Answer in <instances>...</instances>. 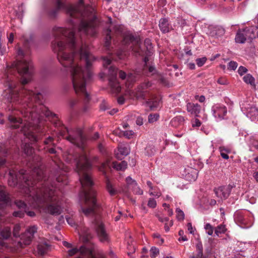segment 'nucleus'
Returning a JSON list of instances; mask_svg holds the SVG:
<instances>
[{"label":"nucleus","mask_w":258,"mask_h":258,"mask_svg":"<svg viewBox=\"0 0 258 258\" xmlns=\"http://www.w3.org/2000/svg\"><path fill=\"white\" fill-rule=\"evenodd\" d=\"M15 67L21 76V83L24 85L31 81L33 75V66L30 59L23 58L19 60Z\"/></svg>","instance_id":"nucleus-7"},{"label":"nucleus","mask_w":258,"mask_h":258,"mask_svg":"<svg viewBox=\"0 0 258 258\" xmlns=\"http://www.w3.org/2000/svg\"><path fill=\"white\" fill-rule=\"evenodd\" d=\"M9 184L15 186L18 182L24 181L22 190L31 197L33 206L44 213L53 216L60 215L62 212L60 206L61 192L55 186L50 185V177L46 180L44 171L40 168H35L33 175L38 181L36 183L33 177H27L25 171L21 170L18 173L11 170L9 173Z\"/></svg>","instance_id":"nucleus-2"},{"label":"nucleus","mask_w":258,"mask_h":258,"mask_svg":"<svg viewBox=\"0 0 258 258\" xmlns=\"http://www.w3.org/2000/svg\"><path fill=\"white\" fill-rule=\"evenodd\" d=\"M6 97L10 102H19L22 105L21 113L25 118L21 130L24 135L32 142L40 140L44 132L42 125L45 118L56 116L40 102L41 94L25 89L19 92L17 86L11 83Z\"/></svg>","instance_id":"nucleus-3"},{"label":"nucleus","mask_w":258,"mask_h":258,"mask_svg":"<svg viewBox=\"0 0 258 258\" xmlns=\"http://www.w3.org/2000/svg\"><path fill=\"white\" fill-rule=\"evenodd\" d=\"M147 61H148V58L147 57H145L144 61L146 64L144 68V71H148V73H150L151 75L156 74L157 71L155 67L153 66H148L147 63Z\"/></svg>","instance_id":"nucleus-23"},{"label":"nucleus","mask_w":258,"mask_h":258,"mask_svg":"<svg viewBox=\"0 0 258 258\" xmlns=\"http://www.w3.org/2000/svg\"><path fill=\"white\" fill-rule=\"evenodd\" d=\"M59 134L63 137L68 134V136L65 137L68 141L78 147L84 149L87 139L81 129H69L64 127L63 130L60 131Z\"/></svg>","instance_id":"nucleus-6"},{"label":"nucleus","mask_w":258,"mask_h":258,"mask_svg":"<svg viewBox=\"0 0 258 258\" xmlns=\"http://www.w3.org/2000/svg\"><path fill=\"white\" fill-rule=\"evenodd\" d=\"M118 152L120 155H123V156L127 155L130 152L127 147H126L125 145H120L118 147Z\"/></svg>","instance_id":"nucleus-30"},{"label":"nucleus","mask_w":258,"mask_h":258,"mask_svg":"<svg viewBox=\"0 0 258 258\" xmlns=\"http://www.w3.org/2000/svg\"><path fill=\"white\" fill-rule=\"evenodd\" d=\"M243 80L245 83L255 87V79L250 74H247L244 76Z\"/></svg>","instance_id":"nucleus-25"},{"label":"nucleus","mask_w":258,"mask_h":258,"mask_svg":"<svg viewBox=\"0 0 258 258\" xmlns=\"http://www.w3.org/2000/svg\"><path fill=\"white\" fill-rule=\"evenodd\" d=\"M8 120L9 121V126L12 128H17L20 124L23 123L22 119L17 118L13 115H10L8 116Z\"/></svg>","instance_id":"nucleus-18"},{"label":"nucleus","mask_w":258,"mask_h":258,"mask_svg":"<svg viewBox=\"0 0 258 258\" xmlns=\"http://www.w3.org/2000/svg\"><path fill=\"white\" fill-rule=\"evenodd\" d=\"M157 203L155 199L150 198L148 202V206L151 208H154L156 207Z\"/></svg>","instance_id":"nucleus-48"},{"label":"nucleus","mask_w":258,"mask_h":258,"mask_svg":"<svg viewBox=\"0 0 258 258\" xmlns=\"http://www.w3.org/2000/svg\"><path fill=\"white\" fill-rule=\"evenodd\" d=\"M196 248H197V254H198V255H203V245H202V244L201 242H199L198 243H197V245H196Z\"/></svg>","instance_id":"nucleus-50"},{"label":"nucleus","mask_w":258,"mask_h":258,"mask_svg":"<svg viewBox=\"0 0 258 258\" xmlns=\"http://www.w3.org/2000/svg\"><path fill=\"white\" fill-rule=\"evenodd\" d=\"M233 185L231 184L220 186L218 187L215 188L214 192L216 197L221 200H225L229 196Z\"/></svg>","instance_id":"nucleus-9"},{"label":"nucleus","mask_w":258,"mask_h":258,"mask_svg":"<svg viewBox=\"0 0 258 258\" xmlns=\"http://www.w3.org/2000/svg\"><path fill=\"white\" fill-rule=\"evenodd\" d=\"M9 198L7 193L2 189H0V201L7 203L9 201Z\"/></svg>","instance_id":"nucleus-36"},{"label":"nucleus","mask_w":258,"mask_h":258,"mask_svg":"<svg viewBox=\"0 0 258 258\" xmlns=\"http://www.w3.org/2000/svg\"><path fill=\"white\" fill-rule=\"evenodd\" d=\"M147 104L148 106L150 107L151 110H154L159 106L160 101L155 100L154 101H153L152 102H147Z\"/></svg>","instance_id":"nucleus-33"},{"label":"nucleus","mask_w":258,"mask_h":258,"mask_svg":"<svg viewBox=\"0 0 258 258\" xmlns=\"http://www.w3.org/2000/svg\"><path fill=\"white\" fill-rule=\"evenodd\" d=\"M244 109L246 111L247 116L252 120L256 119L258 116V109L252 104H246Z\"/></svg>","instance_id":"nucleus-15"},{"label":"nucleus","mask_w":258,"mask_h":258,"mask_svg":"<svg viewBox=\"0 0 258 258\" xmlns=\"http://www.w3.org/2000/svg\"><path fill=\"white\" fill-rule=\"evenodd\" d=\"M144 44L147 50L150 51L152 48L151 40L149 39H146L144 41Z\"/></svg>","instance_id":"nucleus-53"},{"label":"nucleus","mask_w":258,"mask_h":258,"mask_svg":"<svg viewBox=\"0 0 258 258\" xmlns=\"http://www.w3.org/2000/svg\"><path fill=\"white\" fill-rule=\"evenodd\" d=\"M87 252V249L85 246H81L80 248L75 247L70 249L68 250V254L69 256H71L78 253H79L81 255L76 258H84V254ZM89 257L90 258H95V257L91 253H89Z\"/></svg>","instance_id":"nucleus-14"},{"label":"nucleus","mask_w":258,"mask_h":258,"mask_svg":"<svg viewBox=\"0 0 258 258\" xmlns=\"http://www.w3.org/2000/svg\"><path fill=\"white\" fill-rule=\"evenodd\" d=\"M21 229V226L19 224H16L14 227L13 235L15 237H17L19 236V232Z\"/></svg>","instance_id":"nucleus-45"},{"label":"nucleus","mask_w":258,"mask_h":258,"mask_svg":"<svg viewBox=\"0 0 258 258\" xmlns=\"http://www.w3.org/2000/svg\"><path fill=\"white\" fill-rule=\"evenodd\" d=\"M84 8L83 0H79L76 6L67 5L66 13L70 17L68 21L71 28L69 30L54 28L55 40L52 45L59 63L70 72L76 93L84 97L85 101L88 102L90 95L86 92V85L92 79L91 67L96 58L90 53L86 45L78 48L75 33L78 29L79 32L95 36L100 20L93 8H87L82 12Z\"/></svg>","instance_id":"nucleus-1"},{"label":"nucleus","mask_w":258,"mask_h":258,"mask_svg":"<svg viewBox=\"0 0 258 258\" xmlns=\"http://www.w3.org/2000/svg\"><path fill=\"white\" fill-rule=\"evenodd\" d=\"M106 167H108L110 168V166L109 165V161H106L105 162L103 163L101 166L99 168V170L100 171L102 172L103 174H106L105 169Z\"/></svg>","instance_id":"nucleus-39"},{"label":"nucleus","mask_w":258,"mask_h":258,"mask_svg":"<svg viewBox=\"0 0 258 258\" xmlns=\"http://www.w3.org/2000/svg\"><path fill=\"white\" fill-rule=\"evenodd\" d=\"M187 229H188V230L189 231V233H191V234L194 233V231L193 230L191 223H187Z\"/></svg>","instance_id":"nucleus-63"},{"label":"nucleus","mask_w":258,"mask_h":258,"mask_svg":"<svg viewBox=\"0 0 258 258\" xmlns=\"http://www.w3.org/2000/svg\"><path fill=\"white\" fill-rule=\"evenodd\" d=\"M186 110L190 114L198 117L201 110V106L198 103L188 102L186 104Z\"/></svg>","instance_id":"nucleus-16"},{"label":"nucleus","mask_w":258,"mask_h":258,"mask_svg":"<svg viewBox=\"0 0 258 258\" xmlns=\"http://www.w3.org/2000/svg\"><path fill=\"white\" fill-rule=\"evenodd\" d=\"M119 76L120 79L124 80L126 78V75L125 72L122 71L119 72Z\"/></svg>","instance_id":"nucleus-60"},{"label":"nucleus","mask_w":258,"mask_h":258,"mask_svg":"<svg viewBox=\"0 0 258 258\" xmlns=\"http://www.w3.org/2000/svg\"><path fill=\"white\" fill-rule=\"evenodd\" d=\"M250 33L249 30L246 28L243 29H239L237 31L235 36V40L236 43H244Z\"/></svg>","instance_id":"nucleus-12"},{"label":"nucleus","mask_w":258,"mask_h":258,"mask_svg":"<svg viewBox=\"0 0 258 258\" xmlns=\"http://www.w3.org/2000/svg\"><path fill=\"white\" fill-rule=\"evenodd\" d=\"M23 150L27 156H31L34 152L33 148L29 144H25L23 147Z\"/></svg>","instance_id":"nucleus-29"},{"label":"nucleus","mask_w":258,"mask_h":258,"mask_svg":"<svg viewBox=\"0 0 258 258\" xmlns=\"http://www.w3.org/2000/svg\"><path fill=\"white\" fill-rule=\"evenodd\" d=\"M226 231V228L225 225H218L215 229V233L218 236L219 234L224 233Z\"/></svg>","instance_id":"nucleus-31"},{"label":"nucleus","mask_w":258,"mask_h":258,"mask_svg":"<svg viewBox=\"0 0 258 258\" xmlns=\"http://www.w3.org/2000/svg\"><path fill=\"white\" fill-rule=\"evenodd\" d=\"M16 206L20 209H25L26 207V204L22 201H16L15 202Z\"/></svg>","instance_id":"nucleus-52"},{"label":"nucleus","mask_w":258,"mask_h":258,"mask_svg":"<svg viewBox=\"0 0 258 258\" xmlns=\"http://www.w3.org/2000/svg\"><path fill=\"white\" fill-rule=\"evenodd\" d=\"M159 117L157 113L150 114L148 116V121L149 123H153L158 120Z\"/></svg>","instance_id":"nucleus-40"},{"label":"nucleus","mask_w":258,"mask_h":258,"mask_svg":"<svg viewBox=\"0 0 258 258\" xmlns=\"http://www.w3.org/2000/svg\"><path fill=\"white\" fill-rule=\"evenodd\" d=\"M110 85L111 87L112 90L115 93H118L120 91V86L119 85L118 82L116 80V79L115 78L114 79H109Z\"/></svg>","instance_id":"nucleus-21"},{"label":"nucleus","mask_w":258,"mask_h":258,"mask_svg":"<svg viewBox=\"0 0 258 258\" xmlns=\"http://www.w3.org/2000/svg\"><path fill=\"white\" fill-rule=\"evenodd\" d=\"M95 229L97 235L101 242L107 241L108 236L104 228V224L100 221H97L95 223Z\"/></svg>","instance_id":"nucleus-11"},{"label":"nucleus","mask_w":258,"mask_h":258,"mask_svg":"<svg viewBox=\"0 0 258 258\" xmlns=\"http://www.w3.org/2000/svg\"><path fill=\"white\" fill-rule=\"evenodd\" d=\"M197 117H195L191 120V123L193 127H199L202 124L201 121Z\"/></svg>","instance_id":"nucleus-41"},{"label":"nucleus","mask_w":258,"mask_h":258,"mask_svg":"<svg viewBox=\"0 0 258 258\" xmlns=\"http://www.w3.org/2000/svg\"><path fill=\"white\" fill-rule=\"evenodd\" d=\"M50 249V244L45 240H41L38 243L37 253L39 255H43L47 253Z\"/></svg>","instance_id":"nucleus-17"},{"label":"nucleus","mask_w":258,"mask_h":258,"mask_svg":"<svg viewBox=\"0 0 258 258\" xmlns=\"http://www.w3.org/2000/svg\"><path fill=\"white\" fill-rule=\"evenodd\" d=\"M67 162L73 164L75 170L79 176V180L82 187V194L84 199V205H82V212L86 216L94 213L98 207L96 200V191L91 188L93 182L91 178L90 171L92 165L89 159L85 153H69L66 157Z\"/></svg>","instance_id":"nucleus-4"},{"label":"nucleus","mask_w":258,"mask_h":258,"mask_svg":"<svg viewBox=\"0 0 258 258\" xmlns=\"http://www.w3.org/2000/svg\"><path fill=\"white\" fill-rule=\"evenodd\" d=\"M111 33V30L109 29H108L106 31V37L105 38V43H104V46L106 47L107 49H109L110 43H111V36L110 35Z\"/></svg>","instance_id":"nucleus-27"},{"label":"nucleus","mask_w":258,"mask_h":258,"mask_svg":"<svg viewBox=\"0 0 258 258\" xmlns=\"http://www.w3.org/2000/svg\"><path fill=\"white\" fill-rule=\"evenodd\" d=\"M127 80L128 81H135L136 79L135 78V74L133 73L128 74L127 76Z\"/></svg>","instance_id":"nucleus-57"},{"label":"nucleus","mask_w":258,"mask_h":258,"mask_svg":"<svg viewBox=\"0 0 258 258\" xmlns=\"http://www.w3.org/2000/svg\"><path fill=\"white\" fill-rule=\"evenodd\" d=\"M127 166V163L125 161H122L119 163L113 162L112 163V167L117 170H124Z\"/></svg>","instance_id":"nucleus-22"},{"label":"nucleus","mask_w":258,"mask_h":258,"mask_svg":"<svg viewBox=\"0 0 258 258\" xmlns=\"http://www.w3.org/2000/svg\"><path fill=\"white\" fill-rule=\"evenodd\" d=\"M134 134V132L132 130L125 131L123 133V136L127 139L132 138Z\"/></svg>","instance_id":"nucleus-51"},{"label":"nucleus","mask_w":258,"mask_h":258,"mask_svg":"<svg viewBox=\"0 0 258 258\" xmlns=\"http://www.w3.org/2000/svg\"><path fill=\"white\" fill-rule=\"evenodd\" d=\"M149 194L151 196L157 197L158 198L161 195V192H156L154 191H150Z\"/></svg>","instance_id":"nucleus-64"},{"label":"nucleus","mask_w":258,"mask_h":258,"mask_svg":"<svg viewBox=\"0 0 258 258\" xmlns=\"http://www.w3.org/2000/svg\"><path fill=\"white\" fill-rule=\"evenodd\" d=\"M219 151L221 157L224 159H228L229 156L228 153H230V150L225 148L224 147H220L219 148Z\"/></svg>","instance_id":"nucleus-28"},{"label":"nucleus","mask_w":258,"mask_h":258,"mask_svg":"<svg viewBox=\"0 0 258 258\" xmlns=\"http://www.w3.org/2000/svg\"><path fill=\"white\" fill-rule=\"evenodd\" d=\"M152 86V83L149 81L146 82L142 84L141 87L142 90L147 89Z\"/></svg>","instance_id":"nucleus-56"},{"label":"nucleus","mask_w":258,"mask_h":258,"mask_svg":"<svg viewBox=\"0 0 258 258\" xmlns=\"http://www.w3.org/2000/svg\"><path fill=\"white\" fill-rule=\"evenodd\" d=\"M212 112L217 120H221L227 113V108L224 105L216 104L212 106Z\"/></svg>","instance_id":"nucleus-10"},{"label":"nucleus","mask_w":258,"mask_h":258,"mask_svg":"<svg viewBox=\"0 0 258 258\" xmlns=\"http://www.w3.org/2000/svg\"><path fill=\"white\" fill-rule=\"evenodd\" d=\"M207 60V59L206 57H203L196 59V61L198 66L201 67L205 64Z\"/></svg>","instance_id":"nucleus-44"},{"label":"nucleus","mask_w":258,"mask_h":258,"mask_svg":"<svg viewBox=\"0 0 258 258\" xmlns=\"http://www.w3.org/2000/svg\"><path fill=\"white\" fill-rule=\"evenodd\" d=\"M159 220L161 222H167L169 221V219L166 217H161L160 216H158Z\"/></svg>","instance_id":"nucleus-61"},{"label":"nucleus","mask_w":258,"mask_h":258,"mask_svg":"<svg viewBox=\"0 0 258 258\" xmlns=\"http://www.w3.org/2000/svg\"><path fill=\"white\" fill-rule=\"evenodd\" d=\"M134 41H135L136 42L137 41L135 38L134 37V36H133L132 35H131V34H128V35H126L124 37L123 43V44L126 45L128 43V41H130L131 42L133 43Z\"/></svg>","instance_id":"nucleus-34"},{"label":"nucleus","mask_w":258,"mask_h":258,"mask_svg":"<svg viewBox=\"0 0 258 258\" xmlns=\"http://www.w3.org/2000/svg\"><path fill=\"white\" fill-rule=\"evenodd\" d=\"M247 71V69L243 66H240L238 70V73L240 75L242 76L245 73H246Z\"/></svg>","instance_id":"nucleus-54"},{"label":"nucleus","mask_w":258,"mask_h":258,"mask_svg":"<svg viewBox=\"0 0 258 258\" xmlns=\"http://www.w3.org/2000/svg\"><path fill=\"white\" fill-rule=\"evenodd\" d=\"M185 121L183 116L179 115L173 118L170 121L171 125L174 127H177L180 125L183 124Z\"/></svg>","instance_id":"nucleus-20"},{"label":"nucleus","mask_w":258,"mask_h":258,"mask_svg":"<svg viewBox=\"0 0 258 258\" xmlns=\"http://www.w3.org/2000/svg\"><path fill=\"white\" fill-rule=\"evenodd\" d=\"M53 140V139L52 137H49L46 139V140L44 141V144L45 145H48L49 144L52 143Z\"/></svg>","instance_id":"nucleus-59"},{"label":"nucleus","mask_w":258,"mask_h":258,"mask_svg":"<svg viewBox=\"0 0 258 258\" xmlns=\"http://www.w3.org/2000/svg\"><path fill=\"white\" fill-rule=\"evenodd\" d=\"M67 5L63 0H56V7L46 10L45 15L49 20H55L58 16L59 10L64 9L66 10Z\"/></svg>","instance_id":"nucleus-8"},{"label":"nucleus","mask_w":258,"mask_h":258,"mask_svg":"<svg viewBox=\"0 0 258 258\" xmlns=\"http://www.w3.org/2000/svg\"><path fill=\"white\" fill-rule=\"evenodd\" d=\"M237 67V63L236 61H231L228 64V69L234 71Z\"/></svg>","instance_id":"nucleus-47"},{"label":"nucleus","mask_w":258,"mask_h":258,"mask_svg":"<svg viewBox=\"0 0 258 258\" xmlns=\"http://www.w3.org/2000/svg\"><path fill=\"white\" fill-rule=\"evenodd\" d=\"M106 188L110 195L112 196L116 194V191L114 189L111 184L108 181L106 183Z\"/></svg>","instance_id":"nucleus-35"},{"label":"nucleus","mask_w":258,"mask_h":258,"mask_svg":"<svg viewBox=\"0 0 258 258\" xmlns=\"http://www.w3.org/2000/svg\"><path fill=\"white\" fill-rule=\"evenodd\" d=\"M55 179L58 182H63L66 179L67 177L65 175H62V176H57L55 175Z\"/></svg>","instance_id":"nucleus-55"},{"label":"nucleus","mask_w":258,"mask_h":258,"mask_svg":"<svg viewBox=\"0 0 258 258\" xmlns=\"http://www.w3.org/2000/svg\"><path fill=\"white\" fill-rule=\"evenodd\" d=\"M126 93H128L131 97H136L137 98H143L144 96V95L142 92L138 93L137 92H135L130 90H127Z\"/></svg>","instance_id":"nucleus-38"},{"label":"nucleus","mask_w":258,"mask_h":258,"mask_svg":"<svg viewBox=\"0 0 258 258\" xmlns=\"http://www.w3.org/2000/svg\"><path fill=\"white\" fill-rule=\"evenodd\" d=\"M37 230V227L35 226L29 227L22 235L20 240L14 242L13 246L8 245V243L0 239V248H5L11 251H14L20 248H23L29 245L34 237V234L36 233Z\"/></svg>","instance_id":"nucleus-5"},{"label":"nucleus","mask_w":258,"mask_h":258,"mask_svg":"<svg viewBox=\"0 0 258 258\" xmlns=\"http://www.w3.org/2000/svg\"><path fill=\"white\" fill-rule=\"evenodd\" d=\"M205 229L207 230L206 233L209 235H212L214 231V228L210 223H207L205 225Z\"/></svg>","instance_id":"nucleus-42"},{"label":"nucleus","mask_w":258,"mask_h":258,"mask_svg":"<svg viewBox=\"0 0 258 258\" xmlns=\"http://www.w3.org/2000/svg\"><path fill=\"white\" fill-rule=\"evenodd\" d=\"M0 235L3 238L8 239L11 235V228L9 227H6L2 230H0Z\"/></svg>","instance_id":"nucleus-26"},{"label":"nucleus","mask_w":258,"mask_h":258,"mask_svg":"<svg viewBox=\"0 0 258 258\" xmlns=\"http://www.w3.org/2000/svg\"><path fill=\"white\" fill-rule=\"evenodd\" d=\"M159 253V250L155 247H152L150 249V256L155 257Z\"/></svg>","instance_id":"nucleus-43"},{"label":"nucleus","mask_w":258,"mask_h":258,"mask_svg":"<svg viewBox=\"0 0 258 258\" xmlns=\"http://www.w3.org/2000/svg\"><path fill=\"white\" fill-rule=\"evenodd\" d=\"M136 123L138 125H142L143 124V119L142 117H138L136 120Z\"/></svg>","instance_id":"nucleus-58"},{"label":"nucleus","mask_w":258,"mask_h":258,"mask_svg":"<svg viewBox=\"0 0 258 258\" xmlns=\"http://www.w3.org/2000/svg\"><path fill=\"white\" fill-rule=\"evenodd\" d=\"M176 218L178 221H182L184 219V214L179 208H176Z\"/></svg>","instance_id":"nucleus-37"},{"label":"nucleus","mask_w":258,"mask_h":258,"mask_svg":"<svg viewBox=\"0 0 258 258\" xmlns=\"http://www.w3.org/2000/svg\"><path fill=\"white\" fill-rule=\"evenodd\" d=\"M217 83L222 85H227L229 84L228 80L224 77H221L217 80Z\"/></svg>","instance_id":"nucleus-49"},{"label":"nucleus","mask_w":258,"mask_h":258,"mask_svg":"<svg viewBox=\"0 0 258 258\" xmlns=\"http://www.w3.org/2000/svg\"><path fill=\"white\" fill-rule=\"evenodd\" d=\"M117 69L113 66L110 67L108 70L109 75L110 76L109 79H114L116 78L117 75Z\"/></svg>","instance_id":"nucleus-32"},{"label":"nucleus","mask_w":258,"mask_h":258,"mask_svg":"<svg viewBox=\"0 0 258 258\" xmlns=\"http://www.w3.org/2000/svg\"><path fill=\"white\" fill-rule=\"evenodd\" d=\"M126 181L129 190H132L134 194L137 195H141L143 194V190L140 188L135 180L133 179L131 177L128 176L126 178Z\"/></svg>","instance_id":"nucleus-13"},{"label":"nucleus","mask_w":258,"mask_h":258,"mask_svg":"<svg viewBox=\"0 0 258 258\" xmlns=\"http://www.w3.org/2000/svg\"><path fill=\"white\" fill-rule=\"evenodd\" d=\"M66 220L69 225H71L72 226L75 225V222L73 219L67 217Z\"/></svg>","instance_id":"nucleus-62"},{"label":"nucleus","mask_w":258,"mask_h":258,"mask_svg":"<svg viewBox=\"0 0 258 258\" xmlns=\"http://www.w3.org/2000/svg\"><path fill=\"white\" fill-rule=\"evenodd\" d=\"M249 144L258 150V135L254 134L250 136L249 138Z\"/></svg>","instance_id":"nucleus-24"},{"label":"nucleus","mask_w":258,"mask_h":258,"mask_svg":"<svg viewBox=\"0 0 258 258\" xmlns=\"http://www.w3.org/2000/svg\"><path fill=\"white\" fill-rule=\"evenodd\" d=\"M159 27L160 30L163 33H166L169 32L171 28L168 22V20L167 18H161L159 23Z\"/></svg>","instance_id":"nucleus-19"},{"label":"nucleus","mask_w":258,"mask_h":258,"mask_svg":"<svg viewBox=\"0 0 258 258\" xmlns=\"http://www.w3.org/2000/svg\"><path fill=\"white\" fill-rule=\"evenodd\" d=\"M103 60V65L104 67H107L108 65H109L112 61L111 58H109L107 56H104L102 57Z\"/></svg>","instance_id":"nucleus-46"}]
</instances>
